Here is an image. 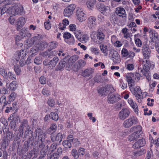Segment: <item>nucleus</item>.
<instances>
[{
	"label": "nucleus",
	"mask_w": 159,
	"mask_h": 159,
	"mask_svg": "<svg viewBox=\"0 0 159 159\" xmlns=\"http://www.w3.org/2000/svg\"><path fill=\"white\" fill-rule=\"evenodd\" d=\"M100 48L102 51L106 53L108 51L107 46L106 45H102L100 46Z\"/></svg>",
	"instance_id": "nucleus-56"
},
{
	"label": "nucleus",
	"mask_w": 159,
	"mask_h": 159,
	"mask_svg": "<svg viewBox=\"0 0 159 159\" xmlns=\"http://www.w3.org/2000/svg\"><path fill=\"white\" fill-rule=\"evenodd\" d=\"M0 1H2L1 2V3H2L5 6L8 4H11L13 2V0H0Z\"/></svg>",
	"instance_id": "nucleus-59"
},
{
	"label": "nucleus",
	"mask_w": 159,
	"mask_h": 159,
	"mask_svg": "<svg viewBox=\"0 0 159 159\" xmlns=\"http://www.w3.org/2000/svg\"><path fill=\"white\" fill-rule=\"evenodd\" d=\"M130 76H131L133 79L136 80L137 79L139 80L140 77V75L138 73H129Z\"/></svg>",
	"instance_id": "nucleus-41"
},
{
	"label": "nucleus",
	"mask_w": 159,
	"mask_h": 159,
	"mask_svg": "<svg viewBox=\"0 0 159 159\" xmlns=\"http://www.w3.org/2000/svg\"><path fill=\"white\" fill-rule=\"evenodd\" d=\"M26 22V20L25 18L20 17L19 18L17 22V30H18L20 29L25 24Z\"/></svg>",
	"instance_id": "nucleus-29"
},
{
	"label": "nucleus",
	"mask_w": 159,
	"mask_h": 159,
	"mask_svg": "<svg viewBox=\"0 0 159 159\" xmlns=\"http://www.w3.org/2000/svg\"><path fill=\"white\" fill-rule=\"evenodd\" d=\"M85 64V62L83 60H79L74 65V70L77 71L81 67L84 66Z\"/></svg>",
	"instance_id": "nucleus-22"
},
{
	"label": "nucleus",
	"mask_w": 159,
	"mask_h": 159,
	"mask_svg": "<svg viewBox=\"0 0 159 159\" xmlns=\"http://www.w3.org/2000/svg\"><path fill=\"white\" fill-rule=\"evenodd\" d=\"M79 58L78 55H74L71 57L69 59V61H71L72 63L75 62Z\"/></svg>",
	"instance_id": "nucleus-53"
},
{
	"label": "nucleus",
	"mask_w": 159,
	"mask_h": 159,
	"mask_svg": "<svg viewBox=\"0 0 159 159\" xmlns=\"http://www.w3.org/2000/svg\"><path fill=\"white\" fill-rule=\"evenodd\" d=\"M16 82L14 80L7 86V89L9 90H15L16 88Z\"/></svg>",
	"instance_id": "nucleus-37"
},
{
	"label": "nucleus",
	"mask_w": 159,
	"mask_h": 159,
	"mask_svg": "<svg viewBox=\"0 0 159 159\" xmlns=\"http://www.w3.org/2000/svg\"><path fill=\"white\" fill-rule=\"evenodd\" d=\"M116 13L119 16L123 17L126 15L125 10L123 8L118 7L116 8Z\"/></svg>",
	"instance_id": "nucleus-33"
},
{
	"label": "nucleus",
	"mask_w": 159,
	"mask_h": 159,
	"mask_svg": "<svg viewBox=\"0 0 159 159\" xmlns=\"http://www.w3.org/2000/svg\"><path fill=\"white\" fill-rule=\"evenodd\" d=\"M130 112L127 108H123L119 112L118 117L120 120H124L129 116Z\"/></svg>",
	"instance_id": "nucleus-10"
},
{
	"label": "nucleus",
	"mask_w": 159,
	"mask_h": 159,
	"mask_svg": "<svg viewBox=\"0 0 159 159\" xmlns=\"http://www.w3.org/2000/svg\"><path fill=\"white\" fill-rule=\"evenodd\" d=\"M48 104L49 106L52 107H53L55 104V102L54 100L51 98H49L48 102Z\"/></svg>",
	"instance_id": "nucleus-61"
},
{
	"label": "nucleus",
	"mask_w": 159,
	"mask_h": 159,
	"mask_svg": "<svg viewBox=\"0 0 159 159\" xmlns=\"http://www.w3.org/2000/svg\"><path fill=\"white\" fill-rule=\"evenodd\" d=\"M96 18L93 16H90L87 19L88 27L91 29H94L97 25Z\"/></svg>",
	"instance_id": "nucleus-8"
},
{
	"label": "nucleus",
	"mask_w": 159,
	"mask_h": 159,
	"mask_svg": "<svg viewBox=\"0 0 159 159\" xmlns=\"http://www.w3.org/2000/svg\"><path fill=\"white\" fill-rule=\"evenodd\" d=\"M122 106L121 102H119L116 104L114 105V108L116 111H119L120 110Z\"/></svg>",
	"instance_id": "nucleus-51"
},
{
	"label": "nucleus",
	"mask_w": 159,
	"mask_h": 159,
	"mask_svg": "<svg viewBox=\"0 0 159 159\" xmlns=\"http://www.w3.org/2000/svg\"><path fill=\"white\" fill-rule=\"evenodd\" d=\"M128 102L130 106L134 109L135 112L136 114H138L139 110L138 106L134 102L131 98H129L128 100Z\"/></svg>",
	"instance_id": "nucleus-27"
},
{
	"label": "nucleus",
	"mask_w": 159,
	"mask_h": 159,
	"mask_svg": "<svg viewBox=\"0 0 159 159\" xmlns=\"http://www.w3.org/2000/svg\"><path fill=\"white\" fill-rule=\"evenodd\" d=\"M97 83H101L104 82L103 78L102 76L98 74H97L93 79Z\"/></svg>",
	"instance_id": "nucleus-36"
},
{
	"label": "nucleus",
	"mask_w": 159,
	"mask_h": 159,
	"mask_svg": "<svg viewBox=\"0 0 159 159\" xmlns=\"http://www.w3.org/2000/svg\"><path fill=\"white\" fill-rule=\"evenodd\" d=\"M59 61V59L57 57H55L52 60L49 61L48 65L51 69L54 67Z\"/></svg>",
	"instance_id": "nucleus-31"
},
{
	"label": "nucleus",
	"mask_w": 159,
	"mask_h": 159,
	"mask_svg": "<svg viewBox=\"0 0 159 159\" xmlns=\"http://www.w3.org/2000/svg\"><path fill=\"white\" fill-rule=\"evenodd\" d=\"M8 10L10 11L11 14L14 15H16L21 13H25L23 7L20 4L13 5L12 7H9Z\"/></svg>",
	"instance_id": "nucleus-4"
},
{
	"label": "nucleus",
	"mask_w": 159,
	"mask_h": 159,
	"mask_svg": "<svg viewBox=\"0 0 159 159\" xmlns=\"http://www.w3.org/2000/svg\"><path fill=\"white\" fill-rule=\"evenodd\" d=\"M90 36L93 41L97 44L101 43L105 38V35L103 33L99 30L97 31H91L90 33Z\"/></svg>",
	"instance_id": "nucleus-2"
},
{
	"label": "nucleus",
	"mask_w": 159,
	"mask_h": 159,
	"mask_svg": "<svg viewBox=\"0 0 159 159\" xmlns=\"http://www.w3.org/2000/svg\"><path fill=\"white\" fill-rule=\"evenodd\" d=\"M7 141L6 138L3 139L1 143V146L3 148L5 149L7 147Z\"/></svg>",
	"instance_id": "nucleus-58"
},
{
	"label": "nucleus",
	"mask_w": 159,
	"mask_h": 159,
	"mask_svg": "<svg viewBox=\"0 0 159 159\" xmlns=\"http://www.w3.org/2000/svg\"><path fill=\"white\" fill-rule=\"evenodd\" d=\"M143 68L139 67V71H140V72H142L143 75H145L148 72H149V70L150 68H149V66H148V65L146 63L145 64H144V63H143Z\"/></svg>",
	"instance_id": "nucleus-25"
},
{
	"label": "nucleus",
	"mask_w": 159,
	"mask_h": 159,
	"mask_svg": "<svg viewBox=\"0 0 159 159\" xmlns=\"http://www.w3.org/2000/svg\"><path fill=\"white\" fill-rule=\"evenodd\" d=\"M78 152L79 155H84L85 153V149L84 148H80L78 150Z\"/></svg>",
	"instance_id": "nucleus-62"
},
{
	"label": "nucleus",
	"mask_w": 159,
	"mask_h": 159,
	"mask_svg": "<svg viewBox=\"0 0 159 159\" xmlns=\"http://www.w3.org/2000/svg\"><path fill=\"white\" fill-rule=\"evenodd\" d=\"M94 69L93 68H89L85 69L83 71L82 75L84 77H87L90 76V78L93 77L92 74L94 73Z\"/></svg>",
	"instance_id": "nucleus-19"
},
{
	"label": "nucleus",
	"mask_w": 159,
	"mask_h": 159,
	"mask_svg": "<svg viewBox=\"0 0 159 159\" xmlns=\"http://www.w3.org/2000/svg\"><path fill=\"white\" fill-rule=\"evenodd\" d=\"M56 129V125L55 124H52L51 125L50 128L48 129V132L50 134H52Z\"/></svg>",
	"instance_id": "nucleus-42"
},
{
	"label": "nucleus",
	"mask_w": 159,
	"mask_h": 159,
	"mask_svg": "<svg viewBox=\"0 0 159 159\" xmlns=\"http://www.w3.org/2000/svg\"><path fill=\"white\" fill-rule=\"evenodd\" d=\"M139 136V134H136V133H133L129 136L128 140L130 141H134L138 139Z\"/></svg>",
	"instance_id": "nucleus-39"
},
{
	"label": "nucleus",
	"mask_w": 159,
	"mask_h": 159,
	"mask_svg": "<svg viewBox=\"0 0 159 159\" xmlns=\"http://www.w3.org/2000/svg\"><path fill=\"white\" fill-rule=\"evenodd\" d=\"M63 38L65 42L70 45L73 44L75 40L74 38L70 33L66 32L63 34Z\"/></svg>",
	"instance_id": "nucleus-11"
},
{
	"label": "nucleus",
	"mask_w": 159,
	"mask_h": 159,
	"mask_svg": "<svg viewBox=\"0 0 159 159\" xmlns=\"http://www.w3.org/2000/svg\"><path fill=\"white\" fill-rule=\"evenodd\" d=\"M48 45L50 48L52 49H54L57 47V43L56 41H52L49 43Z\"/></svg>",
	"instance_id": "nucleus-49"
},
{
	"label": "nucleus",
	"mask_w": 159,
	"mask_h": 159,
	"mask_svg": "<svg viewBox=\"0 0 159 159\" xmlns=\"http://www.w3.org/2000/svg\"><path fill=\"white\" fill-rule=\"evenodd\" d=\"M71 154L75 159L78 158L79 154L77 150L75 149H73L72 150Z\"/></svg>",
	"instance_id": "nucleus-46"
},
{
	"label": "nucleus",
	"mask_w": 159,
	"mask_h": 159,
	"mask_svg": "<svg viewBox=\"0 0 159 159\" xmlns=\"http://www.w3.org/2000/svg\"><path fill=\"white\" fill-rule=\"evenodd\" d=\"M39 37L38 36H35L31 39V42L30 43L29 40H27L25 42V45L29 46H31L32 44L34 45L31 48L30 51V56L32 57L35 55L37 53L40 49L41 47V44L39 43Z\"/></svg>",
	"instance_id": "nucleus-1"
},
{
	"label": "nucleus",
	"mask_w": 159,
	"mask_h": 159,
	"mask_svg": "<svg viewBox=\"0 0 159 159\" xmlns=\"http://www.w3.org/2000/svg\"><path fill=\"white\" fill-rule=\"evenodd\" d=\"M69 24V21L67 19H64L62 20V23L59 24V28L61 30H64L66 28V26L68 25Z\"/></svg>",
	"instance_id": "nucleus-34"
},
{
	"label": "nucleus",
	"mask_w": 159,
	"mask_h": 159,
	"mask_svg": "<svg viewBox=\"0 0 159 159\" xmlns=\"http://www.w3.org/2000/svg\"><path fill=\"white\" fill-rule=\"evenodd\" d=\"M8 120H10V126L11 128H14L16 123L20 122L19 116L16 114L13 113L8 118Z\"/></svg>",
	"instance_id": "nucleus-7"
},
{
	"label": "nucleus",
	"mask_w": 159,
	"mask_h": 159,
	"mask_svg": "<svg viewBox=\"0 0 159 159\" xmlns=\"http://www.w3.org/2000/svg\"><path fill=\"white\" fill-rule=\"evenodd\" d=\"M62 149L60 147L58 148L57 152L53 153L50 154V155H48V159H58L61 156L62 152Z\"/></svg>",
	"instance_id": "nucleus-15"
},
{
	"label": "nucleus",
	"mask_w": 159,
	"mask_h": 159,
	"mask_svg": "<svg viewBox=\"0 0 159 159\" xmlns=\"http://www.w3.org/2000/svg\"><path fill=\"white\" fill-rule=\"evenodd\" d=\"M6 97L5 95H2L0 98V102L1 103H3L2 108H3L7 105L10 104V101L8 100H6Z\"/></svg>",
	"instance_id": "nucleus-35"
},
{
	"label": "nucleus",
	"mask_w": 159,
	"mask_h": 159,
	"mask_svg": "<svg viewBox=\"0 0 159 159\" xmlns=\"http://www.w3.org/2000/svg\"><path fill=\"white\" fill-rule=\"evenodd\" d=\"M129 52L125 48H123L121 50V53L123 57H125L129 55Z\"/></svg>",
	"instance_id": "nucleus-57"
},
{
	"label": "nucleus",
	"mask_w": 159,
	"mask_h": 159,
	"mask_svg": "<svg viewBox=\"0 0 159 159\" xmlns=\"http://www.w3.org/2000/svg\"><path fill=\"white\" fill-rule=\"evenodd\" d=\"M108 8V7H106L103 4H100L98 7L99 11L106 16L108 15L109 13V10Z\"/></svg>",
	"instance_id": "nucleus-21"
},
{
	"label": "nucleus",
	"mask_w": 159,
	"mask_h": 159,
	"mask_svg": "<svg viewBox=\"0 0 159 159\" xmlns=\"http://www.w3.org/2000/svg\"><path fill=\"white\" fill-rule=\"evenodd\" d=\"M16 94L14 92L11 93L8 97V101H10V104L11 102L13 101L15 99Z\"/></svg>",
	"instance_id": "nucleus-48"
},
{
	"label": "nucleus",
	"mask_w": 159,
	"mask_h": 159,
	"mask_svg": "<svg viewBox=\"0 0 159 159\" xmlns=\"http://www.w3.org/2000/svg\"><path fill=\"white\" fill-rule=\"evenodd\" d=\"M74 34L76 38L78 40L80 38L81 36V34L80 31L77 30L74 32Z\"/></svg>",
	"instance_id": "nucleus-55"
},
{
	"label": "nucleus",
	"mask_w": 159,
	"mask_h": 159,
	"mask_svg": "<svg viewBox=\"0 0 159 159\" xmlns=\"http://www.w3.org/2000/svg\"><path fill=\"white\" fill-rule=\"evenodd\" d=\"M142 51L144 57L145 58H149L150 56L151 50L148 45L147 44L143 45Z\"/></svg>",
	"instance_id": "nucleus-17"
},
{
	"label": "nucleus",
	"mask_w": 159,
	"mask_h": 159,
	"mask_svg": "<svg viewBox=\"0 0 159 159\" xmlns=\"http://www.w3.org/2000/svg\"><path fill=\"white\" fill-rule=\"evenodd\" d=\"M89 39V37L87 34H84L81 36L78 40L83 43L87 42Z\"/></svg>",
	"instance_id": "nucleus-40"
},
{
	"label": "nucleus",
	"mask_w": 159,
	"mask_h": 159,
	"mask_svg": "<svg viewBox=\"0 0 159 159\" xmlns=\"http://www.w3.org/2000/svg\"><path fill=\"white\" fill-rule=\"evenodd\" d=\"M70 30L71 31L74 32L76 30V25L73 24H70L69 26Z\"/></svg>",
	"instance_id": "nucleus-63"
},
{
	"label": "nucleus",
	"mask_w": 159,
	"mask_h": 159,
	"mask_svg": "<svg viewBox=\"0 0 159 159\" xmlns=\"http://www.w3.org/2000/svg\"><path fill=\"white\" fill-rule=\"evenodd\" d=\"M26 55V52L24 50H21L20 51H17L15 54L14 57L13 61H15L16 64L18 62L19 60H20L19 63L20 66H23L26 63L25 61V57Z\"/></svg>",
	"instance_id": "nucleus-3"
},
{
	"label": "nucleus",
	"mask_w": 159,
	"mask_h": 159,
	"mask_svg": "<svg viewBox=\"0 0 159 159\" xmlns=\"http://www.w3.org/2000/svg\"><path fill=\"white\" fill-rule=\"evenodd\" d=\"M71 142L68 140H65L63 141L62 144L66 148H70L71 147Z\"/></svg>",
	"instance_id": "nucleus-43"
},
{
	"label": "nucleus",
	"mask_w": 159,
	"mask_h": 159,
	"mask_svg": "<svg viewBox=\"0 0 159 159\" xmlns=\"http://www.w3.org/2000/svg\"><path fill=\"white\" fill-rule=\"evenodd\" d=\"M129 89L131 92L138 98L137 99L141 98V94L142 93V91L140 87L137 86L135 88H134V86H132L131 88H130Z\"/></svg>",
	"instance_id": "nucleus-13"
},
{
	"label": "nucleus",
	"mask_w": 159,
	"mask_h": 159,
	"mask_svg": "<svg viewBox=\"0 0 159 159\" xmlns=\"http://www.w3.org/2000/svg\"><path fill=\"white\" fill-rule=\"evenodd\" d=\"M62 134L61 133H59L55 136H52L51 139L52 142L59 141V142H60L62 141Z\"/></svg>",
	"instance_id": "nucleus-28"
},
{
	"label": "nucleus",
	"mask_w": 159,
	"mask_h": 159,
	"mask_svg": "<svg viewBox=\"0 0 159 159\" xmlns=\"http://www.w3.org/2000/svg\"><path fill=\"white\" fill-rule=\"evenodd\" d=\"M28 31V30L26 29L25 28H23L20 31V34L21 36L22 37H25V34L26 32Z\"/></svg>",
	"instance_id": "nucleus-60"
},
{
	"label": "nucleus",
	"mask_w": 159,
	"mask_h": 159,
	"mask_svg": "<svg viewBox=\"0 0 159 159\" xmlns=\"http://www.w3.org/2000/svg\"><path fill=\"white\" fill-rule=\"evenodd\" d=\"M14 70L17 75H19L20 74L21 70L20 67H19L18 65H14Z\"/></svg>",
	"instance_id": "nucleus-52"
},
{
	"label": "nucleus",
	"mask_w": 159,
	"mask_h": 159,
	"mask_svg": "<svg viewBox=\"0 0 159 159\" xmlns=\"http://www.w3.org/2000/svg\"><path fill=\"white\" fill-rule=\"evenodd\" d=\"M137 122V118L132 116L125 120L123 123V125L125 128H130L133 125L136 124Z\"/></svg>",
	"instance_id": "nucleus-6"
},
{
	"label": "nucleus",
	"mask_w": 159,
	"mask_h": 159,
	"mask_svg": "<svg viewBox=\"0 0 159 159\" xmlns=\"http://www.w3.org/2000/svg\"><path fill=\"white\" fill-rule=\"evenodd\" d=\"M75 7L76 6L74 4H71L67 6L64 10V16L67 17L70 16L73 14Z\"/></svg>",
	"instance_id": "nucleus-9"
},
{
	"label": "nucleus",
	"mask_w": 159,
	"mask_h": 159,
	"mask_svg": "<svg viewBox=\"0 0 159 159\" xmlns=\"http://www.w3.org/2000/svg\"><path fill=\"white\" fill-rule=\"evenodd\" d=\"M26 128V130L25 133V137L30 136L32 135V132L30 129V127L28 125V121L26 120H24L21 123V125L20 127V132H23L24 128Z\"/></svg>",
	"instance_id": "nucleus-5"
},
{
	"label": "nucleus",
	"mask_w": 159,
	"mask_h": 159,
	"mask_svg": "<svg viewBox=\"0 0 159 159\" xmlns=\"http://www.w3.org/2000/svg\"><path fill=\"white\" fill-rule=\"evenodd\" d=\"M121 99L120 95L117 94H113L110 96V103H114Z\"/></svg>",
	"instance_id": "nucleus-23"
},
{
	"label": "nucleus",
	"mask_w": 159,
	"mask_h": 159,
	"mask_svg": "<svg viewBox=\"0 0 159 159\" xmlns=\"http://www.w3.org/2000/svg\"><path fill=\"white\" fill-rule=\"evenodd\" d=\"M50 117H51L52 119L55 121H57L58 119V116L57 114L55 112H51L50 114Z\"/></svg>",
	"instance_id": "nucleus-47"
},
{
	"label": "nucleus",
	"mask_w": 159,
	"mask_h": 159,
	"mask_svg": "<svg viewBox=\"0 0 159 159\" xmlns=\"http://www.w3.org/2000/svg\"><path fill=\"white\" fill-rule=\"evenodd\" d=\"M138 142L139 143L141 147L144 146L146 143L145 139L143 138L139 139Z\"/></svg>",
	"instance_id": "nucleus-64"
},
{
	"label": "nucleus",
	"mask_w": 159,
	"mask_h": 159,
	"mask_svg": "<svg viewBox=\"0 0 159 159\" xmlns=\"http://www.w3.org/2000/svg\"><path fill=\"white\" fill-rule=\"evenodd\" d=\"M111 52L112 55L111 59L113 62V64L115 65L116 63H119L121 60L118 52L115 51H113V52L111 51Z\"/></svg>",
	"instance_id": "nucleus-18"
},
{
	"label": "nucleus",
	"mask_w": 159,
	"mask_h": 159,
	"mask_svg": "<svg viewBox=\"0 0 159 159\" xmlns=\"http://www.w3.org/2000/svg\"><path fill=\"white\" fill-rule=\"evenodd\" d=\"M76 16L77 20L80 22L85 21L86 19V15L81 9H78L77 11Z\"/></svg>",
	"instance_id": "nucleus-16"
},
{
	"label": "nucleus",
	"mask_w": 159,
	"mask_h": 159,
	"mask_svg": "<svg viewBox=\"0 0 159 159\" xmlns=\"http://www.w3.org/2000/svg\"><path fill=\"white\" fill-rule=\"evenodd\" d=\"M4 77L10 82L12 80L14 81L16 80L15 75L10 71L8 72L7 73H6V75Z\"/></svg>",
	"instance_id": "nucleus-24"
},
{
	"label": "nucleus",
	"mask_w": 159,
	"mask_h": 159,
	"mask_svg": "<svg viewBox=\"0 0 159 159\" xmlns=\"http://www.w3.org/2000/svg\"><path fill=\"white\" fill-rule=\"evenodd\" d=\"M142 127L140 125H136L133 126L130 129V132L136 133V134H139V136L142 133Z\"/></svg>",
	"instance_id": "nucleus-20"
},
{
	"label": "nucleus",
	"mask_w": 159,
	"mask_h": 159,
	"mask_svg": "<svg viewBox=\"0 0 159 159\" xmlns=\"http://www.w3.org/2000/svg\"><path fill=\"white\" fill-rule=\"evenodd\" d=\"M126 78L129 88H131L132 86L134 85L135 81L134 80L133 78L130 76L129 74L126 75Z\"/></svg>",
	"instance_id": "nucleus-26"
},
{
	"label": "nucleus",
	"mask_w": 159,
	"mask_h": 159,
	"mask_svg": "<svg viewBox=\"0 0 159 159\" xmlns=\"http://www.w3.org/2000/svg\"><path fill=\"white\" fill-rule=\"evenodd\" d=\"M66 63V61H64V60H62L61 61H60L57 65L58 70H61L63 69Z\"/></svg>",
	"instance_id": "nucleus-44"
},
{
	"label": "nucleus",
	"mask_w": 159,
	"mask_h": 159,
	"mask_svg": "<svg viewBox=\"0 0 159 159\" xmlns=\"http://www.w3.org/2000/svg\"><path fill=\"white\" fill-rule=\"evenodd\" d=\"M90 50L91 52L95 55H98L99 53V50L97 48L92 47L90 48Z\"/></svg>",
	"instance_id": "nucleus-50"
},
{
	"label": "nucleus",
	"mask_w": 159,
	"mask_h": 159,
	"mask_svg": "<svg viewBox=\"0 0 159 159\" xmlns=\"http://www.w3.org/2000/svg\"><path fill=\"white\" fill-rule=\"evenodd\" d=\"M35 134L36 136H38V139L39 140L42 142H44L45 139L46 137V134L42 131L41 128H37L35 130Z\"/></svg>",
	"instance_id": "nucleus-12"
},
{
	"label": "nucleus",
	"mask_w": 159,
	"mask_h": 159,
	"mask_svg": "<svg viewBox=\"0 0 159 159\" xmlns=\"http://www.w3.org/2000/svg\"><path fill=\"white\" fill-rule=\"evenodd\" d=\"M86 5L88 9L93 10L96 4L95 0H88L86 2Z\"/></svg>",
	"instance_id": "nucleus-30"
},
{
	"label": "nucleus",
	"mask_w": 159,
	"mask_h": 159,
	"mask_svg": "<svg viewBox=\"0 0 159 159\" xmlns=\"http://www.w3.org/2000/svg\"><path fill=\"white\" fill-rule=\"evenodd\" d=\"M109 86L108 84L102 87H99L97 89L98 93L99 95L102 96H106L109 92Z\"/></svg>",
	"instance_id": "nucleus-14"
},
{
	"label": "nucleus",
	"mask_w": 159,
	"mask_h": 159,
	"mask_svg": "<svg viewBox=\"0 0 159 159\" xmlns=\"http://www.w3.org/2000/svg\"><path fill=\"white\" fill-rule=\"evenodd\" d=\"M42 94L44 95L48 96L50 94V92L48 89L46 88H44L42 90Z\"/></svg>",
	"instance_id": "nucleus-54"
},
{
	"label": "nucleus",
	"mask_w": 159,
	"mask_h": 159,
	"mask_svg": "<svg viewBox=\"0 0 159 159\" xmlns=\"http://www.w3.org/2000/svg\"><path fill=\"white\" fill-rule=\"evenodd\" d=\"M9 8H7L6 6H3L0 8V16H1L7 11L8 13H11L10 11L8 10Z\"/></svg>",
	"instance_id": "nucleus-38"
},
{
	"label": "nucleus",
	"mask_w": 159,
	"mask_h": 159,
	"mask_svg": "<svg viewBox=\"0 0 159 159\" xmlns=\"http://www.w3.org/2000/svg\"><path fill=\"white\" fill-rule=\"evenodd\" d=\"M57 147V144L55 143L52 144L50 146L48 149V152L49 154H51L55 150Z\"/></svg>",
	"instance_id": "nucleus-45"
},
{
	"label": "nucleus",
	"mask_w": 159,
	"mask_h": 159,
	"mask_svg": "<svg viewBox=\"0 0 159 159\" xmlns=\"http://www.w3.org/2000/svg\"><path fill=\"white\" fill-rule=\"evenodd\" d=\"M42 142L41 144L39 145V148H42L40 151V153L42 156L43 157L44 155L46 154V152L47 151L48 146H47L46 148H44L45 145Z\"/></svg>",
	"instance_id": "nucleus-32"
}]
</instances>
